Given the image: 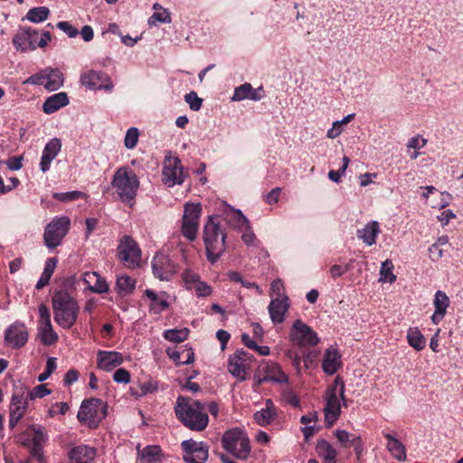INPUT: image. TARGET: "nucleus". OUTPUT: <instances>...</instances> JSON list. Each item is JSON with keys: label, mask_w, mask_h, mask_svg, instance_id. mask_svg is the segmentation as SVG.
<instances>
[{"label": "nucleus", "mask_w": 463, "mask_h": 463, "mask_svg": "<svg viewBox=\"0 0 463 463\" xmlns=\"http://www.w3.org/2000/svg\"><path fill=\"white\" fill-rule=\"evenodd\" d=\"M176 417L192 430H203L209 422V417L203 405L195 400L179 396L175 406Z\"/></svg>", "instance_id": "obj_1"}, {"label": "nucleus", "mask_w": 463, "mask_h": 463, "mask_svg": "<svg viewBox=\"0 0 463 463\" xmlns=\"http://www.w3.org/2000/svg\"><path fill=\"white\" fill-rule=\"evenodd\" d=\"M54 321L63 329H70L76 323L80 312L77 300L68 292L58 291L52 298Z\"/></svg>", "instance_id": "obj_2"}, {"label": "nucleus", "mask_w": 463, "mask_h": 463, "mask_svg": "<svg viewBox=\"0 0 463 463\" xmlns=\"http://www.w3.org/2000/svg\"><path fill=\"white\" fill-rule=\"evenodd\" d=\"M111 185L122 203L129 206L134 204L140 182L130 167H119L113 175Z\"/></svg>", "instance_id": "obj_3"}, {"label": "nucleus", "mask_w": 463, "mask_h": 463, "mask_svg": "<svg viewBox=\"0 0 463 463\" xmlns=\"http://www.w3.org/2000/svg\"><path fill=\"white\" fill-rule=\"evenodd\" d=\"M203 241L208 260L216 262L225 250V234L215 217L210 216L204 224Z\"/></svg>", "instance_id": "obj_4"}, {"label": "nucleus", "mask_w": 463, "mask_h": 463, "mask_svg": "<svg viewBox=\"0 0 463 463\" xmlns=\"http://www.w3.org/2000/svg\"><path fill=\"white\" fill-rule=\"evenodd\" d=\"M324 398L325 424L330 428L339 419L341 402H345V383L339 376L335 377L332 385L327 388Z\"/></svg>", "instance_id": "obj_5"}, {"label": "nucleus", "mask_w": 463, "mask_h": 463, "mask_svg": "<svg viewBox=\"0 0 463 463\" xmlns=\"http://www.w3.org/2000/svg\"><path fill=\"white\" fill-rule=\"evenodd\" d=\"M222 445L227 452L240 460L248 459L251 452L248 436L239 428L226 430L222 437Z\"/></svg>", "instance_id": "obj_6"}, {"label": "nucleus", "mask_w": 463, "mask_h": 463, "mask_svg": "<svg viewBox=\"0 0 463 463\" xmlns=\"http://www.w3.org/2000/svg\"><path fill=\"white\" fill-rule=\"evenodd\" d=\"M48 440V434L42 425L29 426L20 436V442L29 449L30 454L38 460L43 458V447Z\"/></svg>", "instance_id": "obj_7"}, {"label": "nucleus", "mask_w": 463, "mask_h": 463, "mask_svg": "<svg viewBox=\"0 0 463 463\" xmlns=\"http://www.w3.org/2000/svg\"><path fill=\"white\" fill-rule=\"evenodd\" d=\"M107 408V404L100 399L85 400L79 409L77 419L90 428H96L106 417Z\"/></svg>", "instance_id": "obj_8"}, {"label": "nucleus", "mask_w": 463, "mask_h": 463, "mask_svg": "<svg viewBox=\"0 0 463 463\" xmlns=\"http://www.w3.org/2000/svg\"><path fill=\"white\" fill-rule=\"evenodd\" d=\"M201 214L202 205L200 203H186L184 204L181 232L190 241H194L197 237Z\"/></svg>", "instance_id": "obj_9"}, {"label": "nucleus", "mask_w": 463, "mask_h": 463, "mask_svg": "<svg viewBox=\"0 0 463 463\" xmlns=\"http://www.w3.org/2000/svg\"><path fill=\"white\" fill-rule=\"evenodd\" d=\"M71 221L67 216L55 217L47 224L43 233L46 247L54 249L58 247L68 233Z\"/></svg>", "instance_id": "obj_10"}, {"label": "nucleus", "mask_w": 463, "mask_h": 463, "mask_svg": "<svg viewBox=\"0 0 463 463\" xmlns=\"http://www.w3.org/2000/svg\"><path fill=\"white\" fill-rule=\"evenodd\" d=\"M288 338L293 345L300 347L315 346L320 341L317 334L300 319L294 321Z\"/></svg>", "instance_id": "obj_11"}, {"label": "nucleus", "mask_w": 463, "mask_h": 463, "mask_svg": "<svg viewBox=\"0 0 463 463\" xmlns=\"http://www.w3.org/2000/svg\"><path fill=\"white\" fill-rule=\"evenodd\" d=\"M252 355L244 350H237L228 359V372L238 381H245L250 373Z\"/></svg>", "instance_id": "obj_12"}, {"label": "nucleus", "mask_w": 463, "mask_h": 463, "mask_svg": "<svg viewBox=\"0 0 463 463\" xmlns=\"http://www.w3.org/2000/svg\"><path fill=\"white\" fill-rule=\"evenodd\" d=\"M80 83L90 90L112 91L113 81L109 75L102 71L88 70L80 76Z\"/></svg>", "instance_id": "obj_13"}, {"label": "nucleus", "mask_w": 463, "mask_h": 463, "mask_svg": "<svg viewBox=\"0 0 463 463\" xmlns=\"http://www.w3.org/2000/svg\"><path fill=\"white\" fill-rule=\"evenodd\" d=\"M118 254L119 260L128 268L135 269L140 264L141 250L130 236H124L120 240L118 246Z\"/></svg>", "instance_id": "obj_14"}, {"label": "nucleus", "mask_w": 463, "mask_h": 463, "mask_svg": "<svg viewBox=\"0 0 463 463\" xmlns=\"http://www.w3.org/2000/svg\"><path fill=\"white\" fill-rule=\"evenodd\" d=\"M185 175L181 161L176 156H165L162 169V182L168 187L182 184Z\"/></svg>", "instance_id": "obj_15"}, {"label": "nucleus", "mask_w": 463, "mask_h": 463, "mask_svg": "<svg viewBox=\"0 0 463 463\" xmlns=\"http://www.w3.org/2000/svg\"><path fill=\"white\" fill-rule=\"evenodd\" d=\"M181 446L184 450L183 458L186 463H204L207 460L208 446L205 443L187 439Z\"/></svg>", "instance_id": "obj_16"}, {"label": "nucleus", "mask_w": 463, "mask_h": 463, "mask_svg": "<svg viewBox=\"0 0 463 463\" xmlns=\"http://www.w3.org/2000/svg\"><path fill=\"white\" fill-rule=\"evenodd\" d=\"M38 32L31 27H20L13 37V44L18 52L33 51L37 48Z\"/></svg>", "instance_id": "obj_17"}, {"label": "nucleus", "mask_w": 463, "mask_h": 463, "mask_svg": "<svg viewBox=\"0 0 463 463\" xmlns=\"http://www.w3.org/2000/svg\"><path fill=\"white\" fill-rule=\"evenodd\" d=\"M153 274L160 280H170L176 273V266L170 258L162 252L157 253L152 260Z\"/></svg>", "instance_id": "obj_18"}, {"label": "nucleus", "mask_w": 463, "mask_h": 463, "mask_svg": "<svg viewBox=\"0 0 463 463\" xmlns=\"http://www.w3.org/2000/svg\"><path fill=\"white\" fill-rule=\"evenodd\" d=\"M259 373L261 377L258 379V383L271 382L277 383H287L288 375L283 372L280 365L275 362L268 361L260 364Z\"/></svg>", "instance_id": "obj_19"}, {"label": "nucleus", "mask_w": 463, "mask_h": 463, "mask_svg": "<svg viewBox=\"0 0 463 463\" xmlns=\"http://www.w3.org/2000/svg\"><path fill=\"white\" fill-rule=\"evenodd\" d=\"M5 341L12 348L19 349L28 341V331L22 322H14L5 333Z\"/></svg>", "instance_id": "obj_20"}, {"label": "nucleus", "mask_w": 463, "mask_h": 463, "mask_svg": "<svg viewBox=\"0 0 463 463\" xmlns=\"http://www.w3.org/2000/svg\"><path fill=\"white\" fill-rule=\"evenodd\" d=\"M144 298L147 301L149 312L153 314L162 313L170 305V295L165 291L156 292L153 289L146 288L144 291Z\"/></svg>", "instance_id": "obj_21"}, {"label": "nucleus", "mask_w": 463, "mask_h": 463, "mask_svg": "<svg viewBox=\"0 0 463 463\" xmlns=\"http://www.w3.org/2000/svg\"><path fill=\"white\" fill-rule=\"evenodd\" d=\"M340 446L344 449L353 447L357 458L359 459L364 453V441L361 436L354 435L345 430H336L334 432Z\"/></svg>", "instance_id": "obj_22"}, {"label": "nucleus", "mask_w": 463, "mask_h": 463, "mask_svg": "<svg viewBox=\"0 0 463 463\" xmlns=\"http://www.w3.org/2000/svg\"><path fill=\"white\" fill-rule=\"evenodd\" d=\"M123 361V355L119 352L99 350L97 353V367L106 372L118 367Z\"/></svg>", "instance_id": "obj_23"}, {"label": "nucleus", "mask_w": 463, "mask_h": 463, "mask_svg": "<svg viewBox=\"0 0 463 463\" xmlns=\"http://www.w3.org/2000/svg\"><path fill=\"white\" fill-rule=\"evenodd\" d=\"M289 308L288 298H276L272 299L268 307L269 314L273 324H281L285 321V317Z\"/></svg>", "instance_id": "obj_24"}, {"label": "nucleus", "mask_w": 463, "mask_h": 463, "mask_svg": "<svg viewBox=\"0 0 463 463\" xmlns=\"http://www.w3.org/2000/svg\"><path fill=\"white\" fill-rule=\"evenodd\" d=\"M27 407V398H24L23 395L13 394L9 408V427L11 429L14 428L18 421L24 416Z\"/></svg>", "instance_id": "obj_25"}, {"label": "nucleus", "mask_w": 463, "mask_h": 463, "mask_svg": "<svg viewBox=\"0 0 463 463\" xmlns=\"http://www.w3.org/2000/svg\"><path fill=\"white\" fill-rule=\"evenodd\" d=\"M96 457V449L87 445L72 447L68 451V463H91Z\"/></svg>", "instance_id": "obj_26"}, {"label": "nucleus", "mask_w": 463, "mask_h": 463, "mask_svg": "<svg viewBox=\"0 0 463 463\" xmlns=\"http://www.w3.org/2000/svg\"><path fill=\"white\" fill-rule=\"evenodd\" d=\"M61 148V142L59 138H52L45 145L40 162V169L42 172H47L52 160L58 156Z\"/></svg>", "instance_id": "obj_27"}, {"label": "nucleus", "mask_w": 463, "mask_h": 463, "mask_svg": "<svg viewBox=\"0 0 463 463\" xmlns=\"http://www.w3.org/2000/svg\"><path fill=\"white\" fill-rule=\"evenodd\" d=\"M264 90L262 87L253 89L250 83H244L234 90L232 101H241L246 99L251 100H260L263 98Z\"/></svg>", "instance_id": "obj_28"}, {"label": "nucleus", "mask_w": 463, "mask_h": 463, "mask_svg": "<svg viewBox=\"0 0 463 463\" xmlns=\"http://www.w3.org/2000/svg\"><path fill=\"white\" fill-rule=\"evenodd\" d=\"M82 280L86 284L87 288L91 292L101 294L109 290V285L106 279L98 272H85Z\"/></svg>", "instance_id": "obj_29"}, {"label": "nucleus", "mask_w": 463, "mask_h": 463, "mask_svg": "<svg viewBox=\"0 0 463 463\" xmlns=\"http://www.w3.org/2000/svg\"><path fill=\"white\" fill-rule=\"evenodd\" d=\"M341 366V355L338 351L333 347H329L325 351L322 361V368L324 373L329 375L335 374Z\"/></svg>", "instance_id": "obj_30"}, {"label": "nucleus", "mask_w": 463, "mask_h": 463, "mask_svg": "<svg viewBox=\"0 0 463 463\" xmlns=\"http://www.w3.org/2000/svg\"><path fill=\"white\" fill-rule=\"evenodd\" d=\"M383 434L387 439L386 449L390 454L400 462L406 461L407 453L405 446L391 433L383 431Z\"/></svg>", "instance_id": "obj_31"}, {"label": "nucleus", "mask_w": 463, "mask_h": 463, "mask_svg": "<svg viewBox=\"0 0 463 463\" xmlns=\"http://www.w3.org/2000/svg\"><path fill=\"white\" fill-rule=\"evenodd\" d=\"M69 104V97L66 92L55 93L48 97L43 105V110L46 114H52Z\"/></svg>", "instance_id": "obj_32"}, {"label": "nucleus", "mask_w": 463, "mask_h": 463, "mask_svg": "<svg viewBox=\"0 0 463 463\" xmlns=\"http://www.w3.org/2000/svg\"><path fill=\"white\" fill-rule=\"evenodd\" d=\"M381 230L378 222L372 221L364 225V228L357 231V237L361 239L367 246L375 244L376 238Z\"/></svg>", "instance_id": "obj_33"}, {"label": "nucleus", "mask_w": 463, "mask_h": 463, "mask_svg": "<svg viewBox=\"0 0 463 463\" xmlns=\"http://www.w3.org/2000/svg\"><path fill=\"white\" fill-rule=\"evenodd\" d=\"M276 409L271 400H267L265 408L256 411L253 415L254 420L260 426L270 424L276 418Z\"/></svg>", "instance_id": "obj_34"}, {"label": "nucleus", "mask_w": 463, "mask_h": 463, "mask_svg": "<svg viewBox=\"0 0 463 463\" xmlns=\"http://www.w3.org/2000/svg\"><path fill=\"white\" fill-rule=\"evenodd\" d=\"M316 450L318 457L322 458L323 463H336L337 451L327 440L318 439Z\"/></svg>", "instance_id": "obj_35"}, {"label": "nucleus", "mask_w": 463, "mask_h": 463, "mask_svg": "<svg viewBox=\"0 0 463 463\" xmlns=\"http://www.w3.org/2000/svg\"><path fill=\"white\" fill-rule=\"evenodd\" d=\"M37 337L44 345H53L59 339L51 322L38 324Z\"/></svg>", "instance_id": "obj_36"}, {"label": "nucleus", "mask_w": 463, "mask_h": 463, "mask_svg": "<svg viewBox=\"0 0 463 463\" xmlns=\"http://www.w3.org/2000/svg\"><path fill=\"white\" fill-rule=\"evenodd\" d=\"M63 74L60 70L45 68V89L47 90H57L63 85Z\"/></svg>", "instance_id": "obj_37"}, {"label": "nucleus", "mask_w": 463, "mask_h": 463, "mask_svg": "<svg viewBox=\"0 0 463 463\" xmlns=\"http://www.w3.org/2000/svg\"><path fill=\"white\" fill-rule=\"evenodd\" d=\"M169 357L177 364H190L194 361V353L192 348L184 347L181 350L167 352Z\"/></svg>", "instance_id": "obj_38"}, {"label": "nucleus", "mask_w": 463, "mask_h": 463, "mask_svg": "<svg viewBox=\"0 0 463 463\" xmlns=\"http://www.w3.org/2000/svg\"><path fill=\"white\" fill-rule=\"evenodd\" d=\"M406 338L409 345L416 351H421L426 346V338L418 327H410Z\"/></svg>", "instance_id": "obj_39"}, {"label": "nucleus", "mask_w": 463, "mask_h": 463, "mask_svg": "<svg viewBox=\"0 0 463 463\" xmlns=\"http://www.w3.org/2000/svg\"><path fill=\"white\" fill-rule=\"evenodd\" d=\"M49 14L50 10L46 6L33 7L27 12L25 19L33 24H40L47 20Z\"/></svg>", "instance_id": "obj_40"}, {"label": "nucleus", "mask_w": 463, "mask_h": 463, "mask_svg": "<svg viewBox=\"0 0 463 463\" xmlns=\"http://www.w3.org/2000/svg\"><path fill=\"white\" fill-rule=\"evenodd\" d=\"M393 268L391 260H384L381 266L379 281L393 283L396 280V276L393 274Z\"/></svg>", "instance_id": "obj_41"}, {"label": "nucleus", "mask_w": 463, "mask_h": 463, "mask_svg": "<svg viewBox=\"0 0 463 463\" xmlns=\"http://www.w3.org/2000/svg\"><path fill=\"white\" fill-rule=\"evenodd\" d=\"M161 449L156 445L146 446L139 453L141 459L146 462H156L159 460L161 456Z\"/></svg>", "instance_id": "obj_42"}, {"label": "nucleus", "mask_w": 463, "mask_h": 463, "mask_svg": "<svg viewBox=\"0 0 463 463\" xmlns=\"http://www.w3.org/2000/svg\"><path fill=\"white\" fill-rule=\"evenodd\" d=\"M189 330L187 328L168 329L164 332L165 340L173 343H181L187 339Z\"/></svg>", "instance_id": "obj_43"}, {"label": "nucleus", "mask_w": 463, "mask_h": 463, "mask_svg": "<svg viewBox=\"0 0 463 463\" xmlns=\"http://www.w3.org/2000/svg\"><path fill=\"white\" fill-rule=\"evenodd\" d=\"M116 287L118 293L128 294L135 288V280L128 276H118Z\"/></svg>", "instance_id": "obj_44"}, {"label": "nucleus", "mask_w": 463, "mask_h": 463, "mask_svg": "<svg viewBox=\"0 0 463 463\" xmlns=\"http://www.w3.org/2000/svg\"><path fill=\"white\" fill-rule=\"evenodd\" d=\"M433 305L435 310L446 314L449 306V298L444 291L438 290L434 296Z\"/></svg>", "instance_id": "obj_45"}, {"label": "nucleus", "mask_w": 463, "mask_h": 463, "mask_svg": "<svg viewBox=\"0 0 463 463\" xmlns=\"http://www.w3.org/2000/svg\"><path fill=\"white\" fill-rule=\"evenodd\" d=\"M52 196L54 199H56L58 201L67 203V202L78 200L80 198H85L86 194L80 191H71V192H65V193H54Z\"/></svg>", "instance_id": "obj_46"}, {"label": "nucleus", "mask_w": 463, "mask_h": 463, "mask_svg": "<svg viewBox=\"0 0 463 463\" xmlns=\"http://www.w3.org/2000/svg\"><path fill=\"white\" fill-rule=\"evenodd\" d=\"M139 130L133 127L128 129L125 138L124 145L128 149H133L138 141Z\"/></svg>", "instance_id": "obj_47"}, {"label": "nucleus", "mask_w": 463, "mask_h": 463, "mask_svg": "<svg viewBox=\"0 0 463 463\" xmlns=\"http://www.w3.org/2000/svg\"><path fill=\"white\" fill-rule=\"evenodd\" d=\"M349 162H350L349 158L347 156H344L343 157V165L336 171H335V170L329 171L328 178L335 183H339L341 180V177L345 175V173L348 167Z\"/></svg>", "instance_id": "obj_48"}, {"label": "nucleus", "mask_w": 463, "mask_h": 463, "mask_svg": "<svg viewBox=\"0 0 463 463\" xmlns=\"http://www.w3.org/2000/svg\"><path fill=\"white\" fill-rule=\"evenodd\" d=\"M182 278L186 289L189 290L193 289L194 284L201 280L199 275L190 269L184 271Z\"/></svg>", "instance_id": "obj_49"}, {"label": "nucleus", "mask_w": 463, "mask_h": 463, "mask_svg": "<svg viewBox=\"0 0 463 463\" xmlns=\"http://www.w3.org/2000/svg\"><path fill=\"white\" fill-rule=\"evenodd\" d=\"M51 393V390L48 389L44 384H39L35 386L27 395V400H35L43 398Z\"/></svg>", "instance_id": "obj_50"}, {"label": "nucleus", "mask_w": 463, "mask_h": 463, "mask_svg": "<svg viewBox=\"0 0 463 463\" xmlns=\"http://www.w3.org/2000/svg\"><path fill=\"white\" fill-rule=\"evenodd\" d=\"M184 99L189 104L190 109L194 111H198L202 107L203 99H200L194 91L187 93Z\"/></svg>", "instance_id": "obj_51"}, {"label": "nucleus", "mask_w": 463, "mask_h": 463, "mask_svg": "<svg viewBox=\"0 0 463 463\" xmlns=\"http://www.w3.org/2000/svg\"><path fill=\"white\" fill-rule=\"evenodd\" d=\"M23 84L39 85L45 88V69L27 78Z\"/></svg>", "instance_id": "obj_52"}, {"label": "nucleus", "mask_w": 463, "mask_h": 463, "mask_svg": "<svg viewBox=\"0 0 463 463\" xmlns=\"http://www.w3.org/2000/svg\"><path fill=\"white\" fill-rule=\"evenodd\" d=\"M193 289H194L198 297H208L213 292L212 288L206 282L202 280L197 281Z\"/></svg>", "instance_id": "obj_53"}, {"label": "nucleus", "mask_w": 463, "mask_h": 463, "mask_svg": "<svg viewBox=\"0 0 463 463\" xmlns=\"http://www.w3.org/2000/svg\"><path fill=\"white\" fill-rule=\"evenodd\" d=\"M113 380L118 383L127 384L131 380L130 373L124 368H118L113 374Z\"/></svg>", "instance_id": "obj_54"}, {"label": "nucleus", "mask_w": 463, "mask_h": 463, "mask_svg": "<svg viewBox=\"0 0 463 463\" xmlns=\"http://www.w3.org/2000/svg\"><path fill=\"white\" fill-rule=\"evenodd\" d=\"M57 27L64 32L70 38L76 37L79 31L72 26L69 22L61 21L57 24Z\"/></svg>", "instance_id": "obj_55"}, {"label": "nucleus", "mask_w": 463, "mask_h": 463, "mask_svg": "<svg viewBox=\"0 0 463 463\" xmlns=\"http://www.w3.org/2000/svg\"><path fill=\"white\" fill-rule=\"evenodd\" d=\"M233 219L237 228L241 230L249 229V220L242 214L240 210H237L233 213Z\"/></svg>", "instance_id": "obj_56"}, {"label": "nucleus", "mask_w": 463, "mask_h": 463, "mask_svg": "<svg viewBox=\"0 0 463 463\" xmlns=\"http://www.w3.org/2000/svg\"><path fill=\"white\" fill-rule=\"evenodd\" d=\"M69 410V405L66 402H56L48 411L50 417H54L57 414L64 415Z\"/></svg>", "instance_id": "obj_57"}, {"label": "nucleus", "mask_w": 463, "mask_h": 463, "mask_svg": "<svg viewBox=\"0 0 463 463\" xmlns=\"http://www.w3.org/2000/svg\"><path fill=\"white\" fill-rule=\"evenodd\" d=\"M426 144L427 140L421 136L417 135L409 139L407 146L408 148L420 149L425 146Z\"/></svg>", "instance_id": "obj_58"}, {"label": "nucleus", "mask_w": 463, "mask_h": 463, "mask_svg": "<svg viewBox=\"0 0 463 463\" xmlns=\"http://www.w3.org/2000/svg\"><path fill=\"white\" fill-rule=\"evenodd\" d=\"M152 20L160 23H170L171 21L169 13L164 8H160L159 11H156L149 19V21Z\"/></svg>", "instance_id": "obj_59"}, {"label": "nucleus", "mask_w": 463, "mask_h": 463, "mask_svg": "<svg viewBox=\"0 0 463 463\" xmlns=\"http://www.w3.org/2000/svg\"><path fill=\"white\" fill-rule=\"evenodd\" d=\"M270 290H271V296H277V298H282L283 296H286L284 294V292H285L284 284H283L282 280H280V279L274 280L271 283Z\"/></svg>", "instance_id": "obj_60"}, {"label": "nucleus", "mask_w": 463, "mask_h": 463, "mask_svg": "<svg viewBox=\"0 0 463 463\" xmlns=\"http://www.w3.org/2000/svg\"><path fill=\"white\" fill-rule=\"evenodd\" d=\"M79 375L80 373L76 369H70L63 378L64 385L69 386L76 383L79 379Z\"/></svg>", "instance_id": "obj_61"}, {"label": "nucleus", "mask_w": 463, "mask_h": 463, "mask_svg": "<svg viewBox=\"0 0 463 463\" xmlns=\"http://www.w3.org/2000/svg\"><path fill=\"white\" fill-rule=\"evenodd\" d=\"M39 324L51 322V315L46 305L41 304L38 307Z\"/></svg>", "instance_id": "obj_62"}, {"label": "nucleus", "mask_w": 463, "mask_h": 463, "mask_svg": "<svg viewBox=\"0 0 463 463\" xmlns=\"http://www.w3.org/2000/svg\"><path fill=\"white\" fill-rule=\"evenodd\" d=\"M349 269L348 265H333L330 268V275L333 279H336L338 277H341L345 273H346Z\"/></svg>", "instance_id": "obj_63"}, {"label": "nucleus", "mask_w": 463, "mask_h": 463, "mask_svg": "<svg viewBox=\"0 0 463 463\" xmlns=\"http://www.w3.org/2000/svg\"><path fill=\"white\" fill-rule=\"evenodd\" d=\"M57 263L58 260L56 258L47 259L43 273L52 277L56 269Z\"/></svg>", "instance_id": "obj_64"}]
</instances>
